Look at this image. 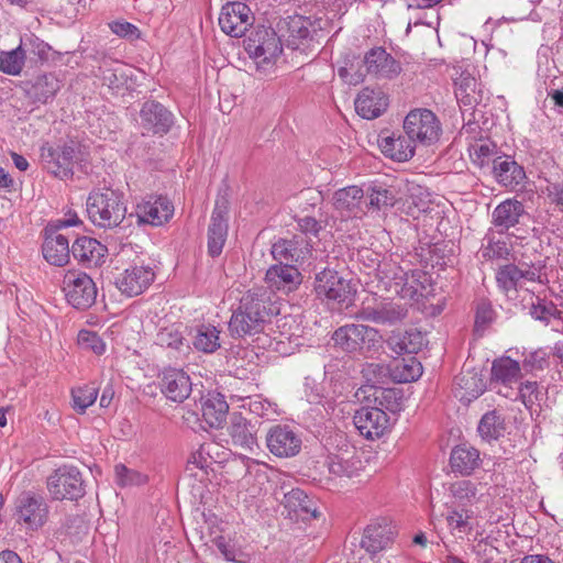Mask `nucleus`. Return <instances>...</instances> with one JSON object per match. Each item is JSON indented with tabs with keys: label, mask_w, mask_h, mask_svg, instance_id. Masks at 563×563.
<instances>
[{
	"label": "nucleus",
	"mask_w": 563,
	"mask_h": 563,
	"mask_svg": "<svg viewBox=\"0 0 563 563\" xmlns=\"http://www.w3.org/2000/svg\"><path fill=\"white\" fill-rule=\"evenodd\" d=\"M273 314L265 291L249 290L240 299L229 321V333L234 339H244L261 333Z\"/></svg>",
	"instance_id": "nucleus-1"
},
{
	"label": "nucleus",
	"mask_w": 563,
	"mask_h": 563,
	"mask_svg": "<svg viewBox=\"0 0 563 563\" xmlns=\"http://www.w3.org/2000/svg\"><path fill=\"white\" fill-rule=\"evenodd\" d=\"M123 194L110 188L93 190L87 198V213L95 225L118 227L125 218L126 206Z\"/></svg>",
	"instance_id": "nucleus-2"
},
{
	"label": "nucleus",
	"mask_w": 563,
	"mask_h": 563,
	"mask_svg": "<svg viewBox=\"0 0 563 563\" xmlns=\"http://www.w3.org/2000/svg\"><path fill=\"white\" fill-rule=\"evenodd\" d=\"M379 339L377 329L361 323L341 325L331 335L334 347L352 355L371 352L376 347Z\"/></svg>",
	"instance_id": "nucleus-3"
},
{
	"label": "nucleus",
	"mask_w": 563,
	"mask_h": 563,
	"mask_svg": "<svg viewBox=\"0 0 563 563\" xmlns=\"http://www.w3.org/2000/svg\"><path fill=\"white\" fill-rule=\"evenodd\" d=\"M244 49L257 68L272 66L283 52V44L274 29L260 25L244 38Z\"/></svg>",
	"instance_id": "nucleus-4"
},
{
	"label": "nucleus",
	"mask_w": 563,
	"mask_h": 563,
	"mask_svg": "<svg viewBox=\"0 0 563 563\" xmlns=\"http://www.w3.org/2000/svg\"><path fill=\"white\" fill-rule=\"evenodd\" d=\"M375 271L378 290L409 299H413L418 295V280L413 273L409 276V272L393 260L384 258L378 262Z\"/></svg>",
	"instance_id": "nucleus-5"
},
{
	"label": "nucleus",
	"mask_w": 563,
	"mask_h": 563,
	"mask_svg": "<svg viewBox=\"0 0 563 563\" xmlns=\"http://www.w3.org/2000/svg\"><path fill=\"white\" fill-rule=\"evenodd\" d=\"M46 488L54 500L77 501L86 494L82 474L77 466L64 464L46 479Z\"/></svg>",
	"instance_id": "nucleus-6"
},
{
	"label": "nucleus",
	"mask_w": 563,
	"mask_h": 563,
	"mask_svg": "<svg viewBox=\"0 0 563 563\" xmlns=\"http://www.w3.org/2000/svg\"><path fill=\"white\" fill-rule=\"evenodd\" d=\"M404 130L416 142L430 146L440 140L442 125L433 111L427 108H417L405 117Z\"/></svg>",
	"instance_id": "nucleus-7"
},
{
	"label": "nucleus",
	"mask_w": 563,
	"mask_h": 563,
	"mask_svg": "<svg viewBox=\"0 0 563 563\" xmlns=\"http://www.w3.org/2000/svg\"><path fill=\"white\" fill-rule=\"evenodd\" d=\"M63 291L67 302L77 310L90 308L96 302L98 294L93 279L79 271H68L64 275Z\"/></svg>",
	"instance_id": "nucleus-8"
},
{
	"label": "nucleus",
	"mask_w": 563,
	"mask_h": 563,
	"mask_svg": "<svg viewBox=\"0 0 563 563\" xmlns=\"http://www.w3.org/2000/svg\"><path fill=\"white\" fill-rule=\"evenodd\" d=\"M79 151L74 142L63 145L45 143L41 147L43 167L60 179L71 178Z\"/></svg>",
	"instance_id": "nucleus-9"
},
{
	"label": "nucleus",
	"mask_w": 563,
	"mask_h": 563,
	"mask_svg": "<svg viewBox=\"0 0 563 563\" xmlns=\"http://www.w3.org/2000/svg\"><path fill=\"white\" fill-rule=\"evenodd\" d=\"M48 505L45 498L33 492H23L14 503L13 517L30 530H38L48 519Z\"/></svg>",
	"instance_id": "nucleus-10"
},
{
	"label": "nucleus",
	"mask_w": 563,
	"mask_h": 563,
	"mask_svg": "<svg viewBox=\"0 0 563 563\" xmlns=\"http://www.w3.org/2000/svg\"><path fill=\"white\" fill-rule=\"evenodd\" d=\"M466 134L467 151L473 165L481 169H489L501 154L497 143L485 134L477 124L463 126Z\"/></svg>",
	"instance_id": "nucleus-11"
},
{
	"label": "nucleus",
	"mask_w": 563,
	"mask_h": 563,
	"mask_svg": "<svg viewBox=\"0 0 563 563\" xmlns=\"http://www.w3.org/2000/svg\"><path fill=\"white\" fill-rule=\"evenodd\" d=\"M408 316L406 305L389 300H376L373 303L364 301L354 313L356 320L383 325H395Z\"/></svg>",
	"instance_id": "nucleus-12"
},
{
	"label": "nucleus",
	"mask_w": 563,
	"mask_h": 563,
	"mask_svg": "<svg viewBox=\"0 0 563 563\" xmlns=\"http://www.w3.org/2000/svg\"><path fill=\"white\" fill-rule=\"evenodd\" d=\"M314 291L318 297L346 306L353 300L356 292L351 282L343 278L334 269L324 268L316 275Z\"/></svg>",
	"instance_id": "nucleus-13"
},
{
	"label": "nucleus",
	"mask_w": 563,
	"mask_h": 563,
	"mask_svg": "<svg viewBox=\"0 0 563 563\" xmlns=\"http://www.w3.org/2000/svg\"><path fill=\"white\" fill-rule=\"evenodd\" d=\"M174 205L167 196L150 195L135 207L134 216L139 224L159 227L174 216Z\"/></svg>",
	"instance_id": "nucleus-14"
},
{
	"label": "nucleus",
	"mask_w": 563,
	"mask_h": 563,
	"mask_svg": "<svg viewBox=\"0 0 563 563\" xmlns=\"http://www.w3.org/2000/svg\"><path fill=\"white\" fill-rule=\"evenodd\" d=\"M353 423L367 440L382 438L390 428V418L382 408L363 406L353 416Z\"/></svg>",
	"instance_id": "nucleus-15"
},
{
	"label": "nucleus",
	"mask_w": 563,
	"mask_h": 563,
	"mask_svg": "<svg viewBox=\"0 0 563 563\" xmlns=\"http://www.w3.org/2000/svg\"><path fill=\"white\" fill-rule=\"evenodd\" d=\"M253 20L249 5L242 1H229L221 9L219 26L225 34L232 37H241L245 35Z\"/></svg>",
	"instance_id": "nucleus-16"
},
{
	"label": "nucleus",
	"mask_w": 563,
	"mask_h": 563,
	"mask_svg": "<svg viewBox=\"0 0 563 563\" xmlns=\"http://www.w3.org/2000/svg\"><path fill=\"white\" fill-rule=\"evenodd\" d=\"M300 435L287 424H275L266 433V446L276 457H294L301 450Z\"/></svg>",
	"instance_id": "nucleus-17"
},
{
	"label": "nucleus",
	"mask_w": 563,
	"mask_h": 563,
	"mask_svg": "<svg viewBox=\"0 0 563 563\" xmlns=\"http://www.w3.org/2000/svg\"><path fill=\"white\" fill-rule=\"evenodd\" d=\"M143 134L165 135L174 125V114L156 100L145 101L140 110Z\"/></svg>",
	"instance_id": "nucleus-18"
},
{
	"label": "nucleus",
	"mask_w": 563,
	"mask_h": 563,
	"mask_svg": "<svg viewBox=\"0 0 563 563\" xmlns=\"http://www.w3.org/2000/svg\"><path fill=\"white\" fill-rule=\"evenodd\" d=\"M155 273L151 266L131 265L114 276V285L128 297L139 296L154 282Z\"/></svg>",
	"instance_id": "nucleus-19"
},
{
	"label": "nucleus",
	"mask_w": 563,
	"mask_h": 563,
	"mask_svg": "<svg viewBox=\"0 0 563 563\" xmlns=\"http://www.w3.org/2000/svg\"><path fill=\"white\" fill-rule=\"evenodd\" d=\"M366 74L377 79H394L402 70L401 64L384 47L376 46L365 53Z\"/></svg>",
	"instance_id": "nucleus-20"
},
{
	"label": "nucleus",
	"mask_w": 563,
	"mask_h": 563,
	"mask_svg": "<svg viewBox=\"0 0 563 563\" xmlns=\"http://www.w3.org/2000/svg\"><path fill=\"white\" fill-rule=\"evenodd\" d=\"M320 29V22L310 16H290L287 22V47L292 51L306 52Z\"/></svg>",
	"instance_id": "nucleus-21"
},
{
	"label": "nucleus",
	"mask_w": 563,
	"mask_h": 563,
	"mask_svg": "<svg viewBox=\"0 0 563 563\" xmlns=\"http://www.w3.org/2000/svg\"><path fill=\"white\" fill-rule=\"evenodd\" d=\"M311 240L302 235H294L291 239H279L272 245V255L282 264H297L303 262L312 251Z\"/></svg>",
	"instance_id": "nucleus-22"
},
{
	"label": "nucleus",
	"mask_w": 563,
	"mask_h": 563,
	"mask_svg": "<svg viewBox=\"0 0 563 563\" xmlns=\"http://www.w3.org/2000/svg\"><path fill=\"white\" fill-rule=\"evenodd\" d=\"M523 203L515 198H509L498 203L492 212V224L499 234L507 233L510 229L521 223L527 217Z\"/></svg>",
	"instance_id": "nucleus-23"
},
{
	"label": "nucleus",
	"mask_w": 563,
	"mask_h": 563,
	"mask_svg": "<svg viewBox=\"0 0 563 563\" xmlns=\"http://www.w3.org/2000/svg\"><path fill=\"white\" fill-rule=\"evenodd\" d=\"M161 391L170 401L183 402L191 394L192 383L187 373L178 368H166L161 377Z\"/></svg>",
	"instance_id": "nucleus-24"
},
{
	"label": "nucleus",
	"mask_w": 563,
	"mask_h": 563,
	"mask_svg": "<svg viewBox=\"0 0 563 563\" xmlns=\"http://www.w3.org/2000/svg\"><path fill=\"white\" fill-rule=\"evenodd\" d=\"M395 534L391 522L385 518L377 519L365 528L361 547L369 554H376L394 541Z\"/></svg>",
	"instance_id": "nucleus-25"
},
{
	"label": "nucleus",
	"mask_w": 563,
	"mask_h": 563,
	"mask_svg": "<svg viewBox=\"0 0 563 563\" xmlns=\"http://www.w3.org/2000/svg\"><path fill=\"white\" fill-rule=\"evenodd\" d=\"M302 277L299 269L292 264L272 265L265 274V282L273 290L288 294L298 288Z\"/></svg>",
	"instance_id": "nucleus-26"
},
{
	"label": "nucleus",
	"mask_w": 563,
	"mask_h": 563,
	"mask_svg": "<svg viewBox=\"0 0 563 563\" xmlns=\"http://www.w3.org/2000/svg\"><path fill=\"white\" fill-rule=\"evenodd\" d=\"M490 172L496 181L506 187L515 189L522 185L526 179V172L515 158L510 155L501 153L495 163L490 166Z\"/></svg>",
	"instance_id": "nucleus-27"
},
{
	"label": "nucleus",
	"mask_w": 563,
	"mask_h": 563,
	"mask_svg": "<svg viewBox=\"0 0 563 563\" xmlns=\"http://www.w3.org/2000/svg\"><path fill=\"white\" fill-rule=\"evenodd\" d=\"M225 214V203L223 202L222 209L220 202L217 201L208 228V254L211 257L219 256L223 250L228 235V220Z\"/></svg>",
	"instance_id": "nucleus-28"
},
{
	"label": "nucleus",
	"mask_w": 563,
	"mask_h": 563,
	"mask_svg": "<svg viewBox=\"0 0 563 563\" xmlns=\"http://www.w3.org/2000/svg\"><path fill=\"white\" fill-rule=\"evenodd\" d=\"M325 465L330 474L347 478L357 476L363 468V463L353 448L342 450L339 453H329Z\"/></svg>",
	"instance_id": "nucleus-29"
},
{
	"label": "nucleus",
	"mask_w": 563,
	"mask_h": 563,
	"mask_svg": "<svg viewBox=\"0 0 563 563\" xmlns=\"http://www.w3.org/2000/svg\"><path fill=\"white\" fill-rule=\"evenodd\" d=\"M386 343L397 355L417 354L427 344V340L420 330L410 328L405 331H393Z\"/></svg>",
	"instance_id": "nucleus-30"
},
{
	"label": "nucleus",
	"mask_w": 563,
	"mask_h": 563,
	"mask_svg": "<svg viewBox=\"0 0 563 563\" xmlns=\"http://www.w3.org/2000/svg\"><path fill=\"white\" fill-rule=\"evenodd\" d=\"M355 110L364 119L378 118L388 107V98L380 89L364 88L354 101Z\"/></svg>",
	"instance_id": "nucleus-31"
},
{
	"label": "nucleus",
	"mask_w": 563,
	"mask_h": 563,
	"mask_svg": "<svg viewBox=\"0 0 563 563\" xmlns=\"http://www.w3.org/2000/svg\"><path fill=\"white\" fill-rule=\"evenodd\" d=\"M62 86V80L56 74L46 73L27 82L25 93L33 102L45 104L56 97Z\"/></svg>",
	"instance_id": "nucleus-32"
},
{
	"label": "nucleus",
	"mask_w": 563,
	"mask_h": 563,
	"mask_svg": "<svg viewBox=\"0 0 563 563\" xmlns=\"http://www.w3.org/2000/svg\"><path fill=\"white\" fill-rule=\"evenodd\" d=\"M229 405L225 397L217 391H208L201 397V415L211 428H220L225 422Z\"/></svg>",
	"instance_id": "nucleus-33"
},
{
	"label": "nucleus",
	"mask_w": 563,
	"mask_h": 563,
	"mask_svg": "<svg viewBox=\"0 0 563 563\" xmlns=\"http://www.w3.org/2000/svg\"><path fill=\"white\" fill-rule=\"evenodd\" d=\"M44 258L52 265L64 266L69 261L71 247H69L68 239L56 231L48 232L42 245Z\"/></svg>",
	"instance_id": "nucleus-34"
},
{
	"label": "nucleus",
	"mask_w": 563,
	"mask_h": 563,
	"mask_svg": "<svg viewBox=\"0 0 563 563\" xmlns=\"http://www.w3.org/2000/svg\"><path fill=\"white\" fill-rule=\"evenodd\" d=\"M107 247L90 236H79L71 245L73 256L88 266H97L104 257Z\"/></svg>",
	"instance_id": "nucleus-35"
},
{
	"label": "nucleus",
	"mask_w": 563,
	"mask_h": 563,
	"mask_svg": "<svg viewBox=\"0 0 563 563\" xmlns=\"http://www.w3.org/2000/svg\"><path fill=\"white\" fill-rule=\"evenodd\" d=\"M415 142L416 141L407 134H393L382 136L378 144L386 156L397 162H407L415 155Z\"/></svg>",
	"instance_id": "nucleus-36"
},
{
	"label": "nucleus",
	"mask_w": 563,
	"mask_h": 563,
	"mask_svg": "<svg viewBox=\"0 0 563 563\" xmlns=\"http://www.w3.org/2000/svg\"><path fill=\"white\" fill-rule=\"evenodd\" d=\"M283 505L288 509L289 515L294 514L296 518L302 520L316 519L320 516L313 500L300 488H292L286 493Z\"/></svg>",
	"instance_id": "nucleus-37"
},
{
	"label": "nucleus",
	"mask_w": 563,
	"mask_h": 563,
	"mask_svg": "<svg viewBox=\"0 0 563 563\" xmlns=\"http://www.w3.org/2000/svg\"><path fill=\"white\" fill-rule=\"evenodd\" d=\"M485 389V382L477 373H462L454 378V396L463 402H471L477 399Z\"/></svg>",
	"instance_id": "nucleus-38"
},
{
	"label": "nucleus",
	"mask_w": 563,
	"mask_h": 563,
	"mask_svg": "<svg viewBox=\"0 0 563 563\" xmlns=\"http://www.w3.org/2000/svg\"><path fill=\"white\" fill-rule=\"evenodd\" d=\"M95 76L102 80V84L111 90H119L126 82L123 66L115 59L102 55L99 59Z\"/></svg>",
	"instance_id": "nucleus-39"
},
{
	"label": "nucleus",
	"mask_w": 563,
	"mask_h": 563,
	"mask_svg": "<svg viewBox=\"0 0 563 563\" xmlns=\"http://www.w3.org/2000/svg\"><path fill=\"white\" fill-rule=\"evenodd\" d=\"M479 464V452L473 446L457 445L451 452L450 465L454 473L468 476Z\"/></svg>",
	"instance_id": "nucleus-40"
},
{
	"label": "nucleus",
	"mask_w": 563,
	"mask_h": 563,
	"mask_svg": "<svg viewBox=\"0 0 563 563\" xmlns=\"http://www.w3.org/2000/svg\"><path fill=\"white\" fill-rule=\"evenodd\" d=\"M521 371L519 362L509 356H501L492 364V378L505 386H510L521 378Z\"/></svg>",
	"instance_id": "nucleus-41"
},
{
	"label": "nucleus",
	"mask_w": 563,
	"mask_h": 563,
	"mask_svg": "<svg viewBox=\"0 0 563 563\" xmlns=\"http://www.w3.org/2000/svg\"><path fill=\"white\" fill-rule=\"evenodd\" d=\"M368 210L380 211L391 208L396 203L394 191L385 184L372 183L364 189Z\"/></svg>",
	"instance_id": "nucleus-42"
},
{
	"label": "nucleus",
	"mask_w": 563,
	"mask_h": 563,
	"mask_svg": "<svg viewBox=\"0 0 563 563\" xmlns=\"http://www.w3.org/2000/svg\"><path fill=\"white\" fill-rule=\"evenodd\" d=\"M477 431L481 438L487 442L500 439L506 433L504 416L497 410L487 411L482 416Z\"/></svg>",
	"instance_id": "nucleus-43"
},
{
	"label": "nucleus",
	"mask_w": 563,
	"mask_h": 563,
	"mask_svg": "<svg viewBox=\"0 0 563 563\" xmlns=\"http://www.w3.org/2000/svg\"><path fill=\"white\" fill-rule=\"evenodd\" d=\"M220 331L212 324H199L194 329L192 345L197 351L213 353L220 347Z\"/></svg>",
	"instance_id": "nucleus-44"
},
{
	"label": "nucleus",
	"mask_w": 563,
	"mask_h": 563,
	"mask_svg": "<svg viewBox=\"0 0 563 563\" xmlns=\"http://www.w3.org/2000/svg\"><path fill=\"white\" fill-rule=\"evenodd\" d=\"M229 433L232 442L243 449L253 450V446L257 444L252 424L241 416L232 417Z\"/></svg>",
	"instance_id": "nucleus-45"
},
{
	"label": "nucleus",
	"mask_w": 563,
	"mask_h": 563,
	"mask_svg": "<svg viewBox=\"0 0 563 563\" xmlns=\"http://www.w3.org/2000/svg\"><path fill=\"white\" fill-rule=\"evenodd\" d=\"M445 516L448 528L452 536L457 538H463L464 534H468L473 530V526L471 523L472 511L468 509H456L453 507H449Z\"/></svg>",
	"instance_id": "nucleus-46"
},
{
	"label": "nucleus",
	"mask_w": 563,
	"mask_h": 563,
	"mask_svg": "<svg viewBox=\"0 0 563 563\" xmlns=\"http://www.w3.org/2000/svg\"><path fill=\"white\" fill-rule=\"evenodd\" d=\"M364 189L358 186H347L334 192V206L338 210L355 212L364 198Z\"/></svg>",
	"instance_id": "nucleus-47"
},
{
	"label": "nucleus",
	"mask_w": 563,
	"mask_h": 563,
	"mask_svg": "<svg viewBox=\"0 0 563 563\" xmlns=\"http://www.w3.org/2000/svg\"><path fill=\"white\" fill-rule=\"evenodd\" d=\"M422 372L421 363L416 357H410L396 362L391 369V376L398 383H411L419 379Z\"/></svg>",
	"instance_id": "nucleus-48"
},
{
	"label": "nucleus",
	"mask_w": 563,
	"mask_h": 563,
	"mask_svg": "<svg viewBox=\"0 0 563 563\" xmlns=\"http://www.w3.org/2000/svg\"><path fill=\"white\" fill-rule=\"evenodd\" d=\"M483 241L485 242L482 247L483 258L487 261L508 260L510 250L507 242L505 240L496 239L492 230H488Z\"/></svg>",
	"instance_id": "nucleus-49"
},
{
	"label": "nucleus",
	"mask_w": 563,
	"mask_h": 563,
	"mask_svg": "<svg viewBox=\"0 0 563 563\" xmlns=\"http://www.w3.org/2000/svg\"><path fill=\"white\" fill-rule=\"evenodd\" d=\"M25 63V49L21 44L10 52H2L0 54V71L16 76L22 71Z\"/></svg>",
	"instance_id": "nucleus-50"
},
{
	"label": "nucleus",
	"mask_w": 563,
	"mask_h": 563,
	"mask_svg": "<svg viewBox=\"0 0 563 563\" xmlns=\"http://www.w3.org/2000/svg\"><path fill=\"white\" fill-rule=\"evenodd\" d=\"M529 313L534 320L541 321L545 325L550 323L552 318L561 319L562 314L553 301L541 297H537L536 301L531 303Z\"/></svg>",
	"instance_id": "nucleus-51"
},
{
	"label": "nucleus",
	"mask_w": 563,
	"mask_h": 563,
	"mask_svg": "<svg viewBox=\"0 0 563 563\" xmlns=\"http://www.w3.org/2000/svg\"><path fill=\"white\" fill-rule=\"evenodd\" d=\"M520 280V268L515 264L503 265L496 272L497 286L504 294L517 290Z\"/></svg>",
	"instance_id": "nucleus-52"
},
{
	"label": "nucleus",
	"mask_w": 563,
	"mask_h": 563,
	"mask_svg": "<svg viewBox=\"0 0 563 563\" xmlns=\"http://www.w3.org/2000/svg\"><path fill=\"white\" fill-rule=\"evenodd\" d=\"M375 406L385 412H399L402 409V393L397 388H382L374 398Z\"/></svg>",
	"instance_id": "nucleus-53"
},
{
	"label": "nucleus",
	"mask_w": 563,
	"mask_h": 563,
	"mask_svg": "<svg viewBox=\"0 0 563 563\" xmlns=\"http://www.w3.org/2000/svg\"><path fill=\"white\" fill-rule=\"evenodd\" d=\"M99 389L93 384L74 388L71 390L73 408L78 413H85L98 397Z\"/></svg>",
	"instance_id": "nucleus-54"
},
{
	"label": "nucleus",
	"mask_w": 563,
	"mask_h": 563,
	"mask_svg": "<svg viewBox=\"0 0 563 563\" xmlns=\"http://www.w3.org/2000/svg\"><path fill=\"white\" fill-rule=\"evenodd\" d=\"M475 78L467 77L461 80V84L455 89L457 101L464 107L473 108L481 102L479 92L475 90Z\"/></svg>",
	"instance_id": "nucleus-55"
},
{
	"label": "nucleus",
	"mask_w": 563,
	"mask_h": 563,
	"mask_svg": "<svg viewBox=\"0 0 563 563\" xmlns=\"http://www.w3.org/2000/svg\"><path fill=\"white\" fill-rule=\"evenodd\" d=\"M155 343L162 347L179 351L185 344V338L176 327L170 325L157 332Z\"/></svg>",
	"instance_id": "nucleus-56"
},
{
	"label": "nucleus",
	"mask_w": 563,
	"mask_h": 563,
	"mask_svg": "<svg viewBox=\"0 0 563 563\" xmlns=\"http://www.w3.org/2000/svg\"><path fill=\"white\" fill-rule=\"evenodd\" d=\"M77 342L81 349L91 351L97 355H101L106 351V343L95 331L80 330L77 336Z\"/></svg>",
	"instance_id": "nucleus-57"
},
{
	"label": "nucleus",
	"mask_w": 563,
	"mask_h": 563,
	"mask_svg": "<svg viewBox=\"0 0 563 563\" xmlns=\"http://www.w3.org/2000/svg\"><path fill=\"white\" fill-rule=\"evenodd\" d=\"M549 354L543 349H538L525 355L521 365L527 374L543 371L548 366Z\"/></svg>",
	"instance_id": "nucleus-58"
},
{
	"label": "nucleus",
	"mask_w": 563,
	"mask_h": 563,
	"mask_svg": "<svg viewBox=\"0 0 563 563\" xmlns=\"http://www.w3.org/2000/svg\"><path fill=\"white\" fill-rule=\"evenodd\" d=\"M115 482L119 486L142 485L146 482V476L137 471L128 468L123 464H118L114 467Z\"/></svg>",
	"instance_id": "nucleus-59"
},
{
	"label": "nucleus",
	"mask_w": 563,
	"mask_h": 563,
	"mask_svg": "<svg viewBox=\"0 0 563 563\" xmlns=\"http://www.w3.org/2000/svg\"><path fill=\"white\" fill-rule=\"evenodd\" d=\"M541 396L538 382L526 380L520 383L518 397L527 408H531L537 401H540Z\"/></svg>",
	"instance_id": "nucleus-60"
},
{
	"label": "nucleus",
	"mask_w": 563,
	"mask_h": 563,
	"mask_svg": "<svg viewBox=\"0 0 563 563\" xmlns=\"http://www.w3.org/2000/svg\"><path fill=\"white\" fill-rule=\"evenodd\" d=\"M297 227L303 238L310 240L311 236L318 238L319 233L324 229V224L314 217L303 216L296 218Z\"/></svg>",
	"instance_id": "nucleus-61"
},
{
	"label": "nucleus",
	"mask_w": 563,
	"mask_h": 563,
	"mask_svg": "<svg viewBox=\"0 0 563 563\" xmlns=\"http://www.w3.org/2000/svg\"><path fill=\"white\" fill-rule=\"evenodd\" d=\"M451 495L461 501L475 498L476 496V486L470 479H461L452 483L449 487Z\"/></svg>",
	"instance_id": "nucleus-62"
},
{
	"label": "nucleus",
	"mask_w": 563,
	"mask_h": 563,
	"mask_svg": "<svg viewBox=\"0 0 563 563\" xmlns=\"http://www.w3.org/2000/svg\"><path fill=\"white\" fill-rule=\"evenodd\" d=\"M110 29L114 34L129 40H136L141 35L139 27L126 21H114Z\"/></svg>",
	"instance_id": "nucleus-63"
},
{
	"label": "nucleus",
	"mask_w": 563,
	"mask_h": 563,
	"mask_svg": "<svg viewBox=\"0 0 563 563\" xmlns=\"http://www.w3.org/2000/svg\"><path fill=\"white\" fill-rule=\"evenodd\" d=\"M545 195L551 205L563 210V179L561 181L549 183L545 188Z\"/></svg>",
	"instance_id": "nucleus-64"
}]
</instances>
